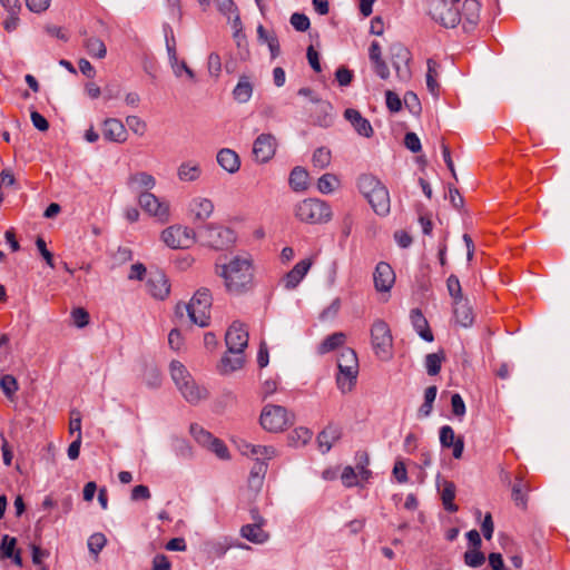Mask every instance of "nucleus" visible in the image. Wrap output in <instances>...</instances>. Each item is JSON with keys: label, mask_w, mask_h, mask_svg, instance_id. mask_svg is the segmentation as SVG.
<instances>
[{"label": "nucleus", "mask_w": 570, "mask_h": 570, "mask_svg": "<svg viewBox=\"0 0 570 570\" xmlns=\"http://www.w3.org/2000/svg\"><path fill=\"white\" fill-rule=\"evenodd\" d=\"M340 373L336 377L338 389L345 393L350 392L355 385L358 374V358L356 352L351 347H345L337 358Z\"/></svg>", "instance_id": "nucleus-5"}, {"label": "nucleus", "mask_w": 570, "mask_h": 570, "mask_svg": "<svg viewBox=\"0 0 570 570\" xmlns=\"http://www.w3.org/2000/svg\"><path fill=\"white\" fill-rule=\"evenodd\" d=\"M530 491L531 487L529 482L522 476V474H518L514 479L511 494L514 504L521 509H527L528 494Z\"/></svg>", "instance_id": "nucleus-25"}, {"label": "nucleus", "mask_w": 570, "mask_h": 570, "mask_svg": "<svg viewBox=\"0 0 570 570\" xmlns=\"http://www.w3.org/2000/svg\"><path fill=\"white\" fill-rule=\"evenodd\" d=\"M71 318L78 328H82L89 324V313L82 307H76L71 311Z\"/></svg>", "instance_id": "nucleus-51"}, {"label": "nucleus", "mask_w": 570, "mask_h": 570, "mask_svg": "<svg viewBox=\"0 0 570 570\" xmlns=\"http://www.w3.org/2000/svg\"><path fill=\"white\" fill-rule=\"evenodd\" d=\"M17 539L4 534L1 540L0 553L2 558L12 559L16 566H22V558L20 550L16 549Z\"/></svg>", "instance_id": "nucleus-30"}, {"label": "nucleus", "mask_w": 570, "mask_h": 570, "mask_svg": "<svg viewBox=\"0 0 570 570\" xmlns=\"http://www.w3.org/2000/svg\"><path fill=\"white\" fill-rule=\"evenodd\" d=\"M217 163L224 168L226 171L234 174L239 169L240 160L238 155L228 148H224L219 150L217 154Z\"/></svg>", "instance_id": "nucleus-31"}, {"label": "nucleus", "mask_w": 570, "mask_h": 570, "mask_svg": "<svg viewBox=\"0 0 570 570\" xmlns=\"http://www.w3.org/2000/svg\"><path fill=\"white\" fill-rule=\"evenodd\" d=\"M338 186V179L333 174H324L318 178L317 188L322 194H331Z\"/></svg>", "instance_id": "nucleus-45"}, {"label": "nucleus", "mask_w": 570, "mask_h": 570, "mask_svg": "<svg viewBox=\"0 0 570 570\" xmlns=\"http://www.w3.org/2000/svg\"><path fill=\"white\" fill-rule=\"evenodd\" d=\"M252 92L253 87L248 78L245 76L240 77L233 91L234 98L239 102H246L250 99Z\"/></svg>", "instance_id": "nucleus-40"}, {"label": "nucleus", "mask_w": 570, "mask_h": 570, "mask_svg": "<svg viewBox=\"0 0 570 570\" xmlns=\"http://www.w3.org/2000/svg\"><path fill=\"white\" fill-rule=\"evenodd\" d=\"M481 3L478 0H464L461 16L462 27L466 32L475 29L480 21Z\"/></svg>", "instance_id": "nucleus-17"}, {"label": "nucleus", "mask_w": 570, "mask_h": 570, "mask_svg": "<svg viewBox=\"0 0 570 570\" xmlns=\"http://www.w3.org/2000/svg\"><path fill=\"white\" fill-rule=\"evenodd\" d=\"M127 186L131 191L137 193L139 196L140 193H150V190L156 186V179L153 175L146 171H138L129 175Z\"/></svg>", "instance_id": "nucleus-20"}, {"label": "nucleus", "mask_w": 570, "mask_h": 570, "mask_svg": "<svg viewBox=\"0 0 570 570\" xmlns=\"http://www.w3.org/2000/svg\"><path fill=\"white\" fill-rule=\"evenodd\" d=\"M189 210L194 216V220L205 222L213 214L214 204L208 198L196 197L190 202Z\"/></svg>", "instance_id": "nucleus-26"}, {"label": "nucleus", "mask_w": 570, "mask_h": 570, "mask_svg": "<svg viewBox=\"0 0 570 570\" xmlns=\"http://www.w3.org/2000/svg\"><path fill=\"white\" fill-rule=\"evenodd\" d=\"M453 314L458 324L469 327L474 321V314L469 301L463 297L453 302Z\"/></svg>", "instance_id": "nucleus-24"}, {"label": "nucleus", "mask_w": 570, "mask_h": 570, "mask_svg": "<svg viewBox=\"0 0 570 570\" xmlns=\"http://www.w3.org/2000/svg\"><path fill=\"white\" fill-rule=\"evenodd\" d=\"M0 389L9 400H13L17 391L19 390L17 379L10 374L2 375L0 377Z\"/></svg>", "instance_id": "nucleus-44"}, {"label": "nucleus", "mask_w": 570, "mask_h": 570, "mask_svg": "<svg viewBox=\"0 0 570 570\" xmlns=\"http://www.w3.org/2000/svg\"><path fill=\"white\" fill-rule=\"evenodd\" d=\"M36 246H37L38 250L40 252L41 256L43 257V259L46 261V263L51 268H53L55 267L53 255L50 250H48L45 239L41 237H38L36 240Z\"/></svg>", "instance_id": "nucleus-58"}, {"label": "nucleus", "mask_w": 570, "mask_h": 570, "mask_svg": "<svg viewBox=\"0 0 570 570\" xmlns=\"http://www.w3.org/2000/svg\"><path fill=\"white\" fill-rule=\"evenodd\" d=\"M235 356L232 357L229 355H224L219 363V371L223 374H227L234 371H237L243 367L244 365V357L243 354H234Z\"/></svg>", "instance_id": "nucleus-38"}, {"label": "nucleus", "mask_w": 570, "mask_h": 570, "mask_svg": "<svg viewBox=\"0 0 570 570\" xmlns=\"http://www.w3.org/2000/svg\"><path fill=\"white\" fill-rule=\"evenodd\" d=\"M485 561V557L480 549H471L464 553V562L472 568L481 567Z\"/></svg>", "instance_id": "nucleus-49"}, {"label": "nucleus", "mask_w": 570, "mask_h": 570, "mask_svg": "<svg viewBox=\"0 0 570 570\" xmlns=\"http://www.w3.org/2000/svg\"><path fill=\"white\" fill-rule=\"evenodd\" d=\"M208 450L212 451L213 453H215L217 455V458H219L222 460L229 459V452H228L227 446L225 445V443L222 440H219L217 438L214 439V442L212 445H209Z\"/></svg>", "instance_id": "nucleus-55"}, {"label": "nucleus", "mask_w": 570, "mask_h": 570, "mask_svg": "<svg viewBox=\"0 0 570 570\" xmlns=\"http://www.w3.org/2000/svg\"><path fill=\"white\" fill-rule=\"evenodd\" d=\"M438 387L431 385L424 391V402L419 409V415L422 417L429 416L433 409V402L435 401Z\"/></svg>", "instance_id": "nucleus-43"}, {"label": "nucleus", "mask_w": 570, "mask_h": 570, "mask_svg": "<svg viewBox=\"0 0 570 570\" xmlns=\"http://www.w3.org/2000/svg\"><path fill=\"white\" fill-rule=\"evenodd\" d=\"M454 430L450 425H444L440 429V443L443 448H451L456 441Z\"/></svg>", "instance_id": "nucleus-53"}, {"label": "nucleus", "mask_w": 570, "mask_h": 570, "mask_svg": "<svg viewBox=\"0 0 570 570\" xmlns=\"http://www.w3.org/2000/svg\"><path fill=\"white\" fill-rule=\"evenodd\" d=\"M277 141L272 134H261L253 144V156L257 163L269 161L276 153Z\"/></svg>", "instance_id": "nucleus-15"}, {"label": "nucleus", "mask_w": 570, "mask_h": 570, "mask_svg": "<svg viewBox=\"0 0 570 570\" xmlns=\"http://www.w3.org/2000/svg\"><path fill=\"white\" fill-rule=\"evenodd\" d=\"M386 97V106L392 112H397L402 108V101L395 92L387 90L385 94Z\"/></svg>", "instance_id": "nucleus-61"}, {"label": "nucleus", "mask_w": 570, "mask_h": 570, "mask_svg": "<svg viewBox=\"0 0 570 570\" xmlns=\"http://www.w3.org/2000/svg\"><path fill=\"white\" fill-rule=\"evenodd\" d=\"M390 53L392 65L396 71L397 78L403 81H407L411 77L409 62L411 60V53L409 49L401 42H395L390 47Z\"/></svg>", "instance_id": "nucleus-13"}, {"label": "nucleus", "mask_w": 570, "mask_h": 570, "mask_svg": "<svg viewBox=\"0 0 570 570\" xmlns=\"http://www.w3.org/2000/svg\"><path fill=\"white\" fill-rule=\"evenodd\" d=\"M170 375L183 397L190 404H196L207 397L205 387L197 385L194 377L179 361L170 363Z\"/></svg>", "instance_id": "nucleus-3"}, {"label": "nucleus", "mask_w": 570, "mask_h": 570, "mask_svg": "<svg viewBox=\"0 0 570 570\" xmlns=\"http://www.w3.org/2000/svg\"><path fill=\"white\" fill-rule=\"evenodd\" d=\"M446 288L453 302L464 297L462 294L461 283L459 278L453 274L450 275L446 279Z\"/></svg>", "instance_id": "nucleus-50"}, {"label": "nucleus", "mask_w": 570, "mask_h": 570, "mask_svg": "<svg viewBox=\"0 0 570 570\" xmlns=\"http://www.w3.org/2000/svg\"><path fill=\"white\" fill-rule=\"evenodd\" d=\"M336 80L340 86H348L352 82L353 73L345 67H340L335 72Z\"/></svg>", "instance_id": "nucleus-62"}, {"label": "nucleus", "mask_w": 570, "mask_h": 570, "mask_svg": "<svg viewBox=\"0 0 570 570\" xmlns=\"http://www.w3.org/2000/svg\"><path fill=\"white\" fill-rule=\"evenodd\" d=\"M244 453L245 454L249 453V454L256 456V460H258V461H259V458H263L265 460H271L272 458H274L276 455V450L273 446H268V445L246 444Z\"/></svg>", "instance_id": "nucleus-42"}, {"label": "nucleus", "mask_w": 570, "mask_h": 570, "mask_svg": "<svg viewBox=\"0 0 570 570\" xmlns=\"http://www.w3.org/2000/svg\"><path fill=\"white\" fill-rule=\"evenodd\" d=\"M242 535L250 542L263 543L267 540V534L263 531L259 523L245 524L240 529Z\"/></svg>", "instance_id": "nucleus-35"}, {"label": "nucleus", "mask_w": 570, "mask_h": 570, "mask_svg": "<svg viewBox=\"0 0 570 570\" xmlns=\"http://www.w3.org/2000/svg\"><path fill=\"white\" fill-rule=\"evenodd\" d=\"M370 333L374 354L381 360L390 358L392 355L393 336L389 324L383 320H375Z\"/></svg>", "instance_id": "nucleus-8"}, {"label": "nucleus", "mask_w": 570, "mask_h": 570, "mask_svg": "<svg viewBox=\"0 0 570 570\" xmlns=\"http://www.w3.org/2000/svg\"><path fill=\"white\" fill-rule=\"evenodd\" d=\"M455 484L452 481H443L441 489V499L443 507L449 512H456L459 507L454 503Z\"/></svg>", "instance_id": "nucleus-34"}, {"label": "nucleus", "mask_w": 570, "mask_h": 570, "mask_svg": "<svg viewBox=\"0 0 570 570\" xmlns=\"http://www.w3.org/2000/svg\"><path fill=\"white\" fill-rule=\"evenodd\" d=\"M445 361V353L440 350L436 353H430L425 356V367L429 375H438L441 371L442 363Z\"/></svg>", "instance_id": "nucleus-37"}, {"label": "nucleus", "mask_w": 570, "mask_h": 570, "mask_svg": "<svg viewBox=\"0 0 570 570\" xmlns=\"http://www.w3.org/2000/svg\"><path fill=\"white\" fill-rule=\"evenodd\" d=\"M429 13L433 20L445 28H454L461 22L460 12L451 7L448 0H431Z\"/></svg>", "instance_id": "nucleus-11"}, {"label": "nucleus", "mask_w": 570, "mask_h": 570, "mask_svg": "<svg viewBox=\"0 0 570 570\" xmlns=\"http://www.w3.org/2000/svg\"><path fill=\"white\" fill-rule=\"evenodd\" d=\"M392 473L399 483H406L409 480L406 466L402 460L395 461Z\"/></svg>", "instance_id": "nucleus-56"}, {"label": "nucleus", "mask_w": 570, "mask_h": 570, "mask_svg": "<svg viewBox=\"0 0 570 570\" xmlns=\"http://www.w3.org/2000/svg\"><path fill=\"white\" fill-rule=\"evenodd\" d=\"M261 425L268 432H282L294 424V414L284 406L267 404L261 413Z\"/></svg>", "instance_id": "nucleus-7"}, {"label": "nucleus", "mask_w": 570, "mask_h": 570, "mask_svg": "<svg viewBox=\"0 0 570 570\" xmlns=\"http://www.w3.org/2000/svg\"><path fill=\"white\" fill-rule=\"evenodd\" d=\"M189 432L195 441L203 448L208 449L214 442L215 436L197 423L190 424Z\"/></svg>", "instance_id": "nucleus-36"}, {"label": "nucleus", "mask_w": 570, "mask_h": 570, "mask_svg": "<svg viewBox=\"0 0 570 570\" xmlns=\"http://www.w3.org/2000/svg\"><path fill=\"white\" fill-rule=\"evenodd\" d=\"M404 104L412 114H420L422 110L421 102L413 91H407L404 95Z\"/></svg>", "instance_id": "nucleus-54"}, {"label": "nucleus", "mask_w": 570, "mask_h": 570, "mask_svg": "<svg viewBox=\"0 0 570 570\" xmlns=\"http://www.w3.org/2000/svg\"><path fill=\"white\" fill-rule=\"evenodd\" d=\"M147 292L155 298L164 299L169 295L170 285L163 272L150 273L146 283Z\"/></svg>", "instance_id": "nucleus-16"}, {"label": "nucleus", "mask_w": 570, "mask_h": 570, "mask_svg": "<svg viewBox=\"0 0 570 570\" xmlns=\"http://www.w3.org/2000/svg\"><path fill=\"white\" fill-rule=\"evenodd\" d=\"M202 175V168L194 160L184 161L177 169V176L181 181H195Z\"/></svg>", "instance_id": "nucleus-32"}, {"label": "nucleus", "mask_w": 570, "mask_h": 570, "mask_svg": "<svg viewBox=\"0 0 570 570\" xmlns=\"http://www.w3.org/2000/svg\"><path fill=\"white\" fill-rule=\"evenodd\" d=\"M208 71L212 76L218 77L220 70H222V60L218 53L212 52L208 56Z\"/></svg>", "instance_id": "nucleus-59"}, {"label": "nucleus", "mask_w": 570, "mask_h": 570, "mask_svg": "<svg viewBox=\"0 0 570 570\" xmlns=\"http://www.w3.org/2000/svg\"><path fill=\"white\" fill-rule=\"evenodd\" d=\"M102 136L106 140L122 144L128 134L125 125L117 118H107L102 124Z\"/></svg>", "instance_id": "nucleus-18"}, {"label": "nucleus", "mask_w": 570, "mask_h": 570, "mask_svg": "<svg viewBox=\"0 0 570 570\" xmlns=\"http://www.w3.org/2000/svg\"><path fill=\"white\" fill-rule=\"evenodd\" d=\"M216 273L232 295H243L254 288L255 268L250 255H236L225 264H216Z\"/></svg>", "instance_id": "nucleus-1"}, {"label": "nucleus", "mask_w": 570, "mask_h": 570, "mask_svg": "<svg viewBox=\"0 0 570 570\" xmlns=\"http://www.w3.org/2000/svg\"><path fill=\"white\" fill-rule=\"evenodd\" d=\"M312 266L309 259L299 261L284 277V286L287 289H294L305 277Z\"/></svg>", "instance_id": "nucleus-22"}, {"label": "nucleus", "mask_w": 570, "mask_h": 570, "mask_svg": "<svg viewBox=\"0 0 570 570\" xmlns=\"http://www.w3.org/2000/svg\"><path fill=\"white\" fill-rule=\"evenodd\" d=\"M153 570H170V562L165 554H157L153 560Z\"/></svg>", "instance_id": "nucleus-64"}, {"label": "nucleus", "mask_w": 570, "mask_h": 570, "mask_svg": "<svg viewBox=\"0 0 570 570\" xmlns=\"http://www.w3.org/2000/svg\"><path fill=\"white\" fill-rule=\"evenodd\" d=\"M126 125L137 136H144L147 131V124L138 116H128Z\"/></svg>", "instance_id": "nucleus-48"}, {"label": "nucleus", "mask_w": 570, "mask_h": 570, "mask_svg": "<svg viewBox=\"0 0 570 570\" xmlns=\"http://www.w3.org/2000/svg\"><path fill=\"white\" fill-rule=\"evenodd\" d=\"M312 163L314 167L318 169L326 168L331 163V151L325 147L317 148L312 157Z\"/></svg>", "instance_id": "nucleus-46"}, {"label": "nucleus", "mask_w": 570, "mask_h": 570, "mask_svg": "<svg viewBox=\"0 0 570 570\" xmlns=\"http://www.w3.org/2000/svg\"><path fill=\"white\" fill-rule=\"evenodd\" d=\"M212 303L213 297L209 289L199 288L194 294L190 302L184 305L183 308L186 309L194 324L206 327L209 325Z\"/></svg>", "instance_id": "nucleus-6"}, {"label": "nucleus", "mask_w": 570, "mask_h": 570, "mask_svg": "<svg viewBox=\"0 0 570 570\" xmlns=\"http://www.w3.org/2000/svg\"><path fill=\"white\" fill-rule=\"evenodd\" d=\"M291 188L294 191H304L308 187V173L303 167H295L292 169L288 178Z\"/></svg>", "instance_id": "nucleus-33"}, {"label": "nucleus", "mask_w": 570, "mask_h": 570, "mask_svg": "<svg viewBox=\"0 0 570 570\" xmlns=\"http://www.w3.org/2000/svg\"><path fill=\"white\" fill-rule=\"evenodd\" d=\"M345 342V334L336 332L328 335L320 345V353L325 354L343 345Z\"/></svg>", "instance_id": "nucleus-41"}, {"label": "nucleus", "mask_w": 570, "mask_h": 570, "mask_svg": "<svg viewBox=\"0 0 570 570\" xmlns=\"http://www.w3.org/2000/svg\"><path fill=\"white\" fill-rule=\"evenodd\" d=\"M411 323L421 338L426 342L434 340L433 333L429 326L428 320L420 308H414L410 314Z\"/></svg>", "instance_id": "nucleus-27"}, {"label": "nucleus", "mask_w": 570, "mask_h": 570, "mask_svg": "<svg viewBox=\"0 0 570 570\" xmlns=\"http://www.w3.org/2000/svg\"><path fill=\"white\" fill-rule=\"evenodd\" d=\"M426 65H428L426 87L433 96H438L439 88H440L439 82L436 80L438 75H439L438 73L439 63L433 59H429Z\"/></svg>", "instance_id": "nucleus-39"}, {"label": "nucleus", "mask_w": 570, "mask_h": 570, "mask_svg": "<svg viewBox=\"0 0 570 570\" xmlns=\"http://www.w3.org/2000/svg\"><path fill=\"white\" fill-rule=\"evenodd\" d=\"M85 39L82 41V46L86 49L87 53L95 59H104L107 55V48L105 42L95 36H88L86 31H83Z\"/></svg>", "instance_id": "nucleus-28"}, {"label": "nucleus", "mask_w": 570, "mask_h": 570, "mask_svg": "<svg viewBox=\"0 0 570 570\" xmlns=\"http://www.w3.org/2000/svg\"><path fill=\"white\" fill-rule=\"evenodd\" d=\"M451 407L452 413L458 417H462L465 414V404L462 396L459 393H454L452 395Z\"/></svg>", "instance_id": "nucleus-57"}, {"label": "nucleus", "mask_w": 570, "mask_h": 570, "mask_svg": "<svg viewBox=\"0 0 570 570\" xmlns=\"http://www.w3.org/2000/svg\"><path fill=\"white\" fill-rule=\"evenodd\" d=\"M163 242L170 248H189L196 242V234L193 228L181 225H173L161 233Z\"/></svg>", "instance_id": "nucleus-10"}, {"label": "nucleus", "mask_w": 570, "mask_h": 570, "mask_svg": "<svg viewBox=\"0 0 570 570\" xmlns=\"http://www.w3.org/2000/svg\"><path fill=\"white\" fill-rule=\"evenodd\" d=\"M341 438V429L337 425L328 424L317 436L321 451L326 453L331 450L333 443Z\"/></svg>", "instance_id": "nucleus-29"}, {"label": "nucleus", "mask_w": 570, "mask_h": 570, "mask_svg": "<svg viewBox=\"0 0 570 570\" xmlns=\"http://www.w3.org/2000/svg\"><path fill=\"white\" fill-rule=\"evenodd\" d=\"M344 117L351 122L358 135L367 138L373 135L371 122L358 110L348 108L344 111Z\"/></svg>", "instance_id": "nucleus-23"}, {"label": "nucleus", "mask_w": 570, "mask_h": 570, "mask_svg": "<svg viewBox=\"0 0 570 570\" xmlns=\"http://www.w3.org/2000/svg\"><path fill=\"white\" fill-rule=\"evenodd\" d=\"M357 187L377 215L385 216L390 213V194L380 179L371 174H363L357 179Z\"/></svg>", "instance_id": "nucleus-2"}, {"label": "nucleus", "mask_w": 570, "mask_h": 570, "mask_svg": "<svg viewBox=\"0 0 570 570\" xmlns=\"http://www.w3.org/2000/svg\"><path fill=\"white\" fill-rule=\"evenodd\" d=\"M215 2L218 11L230 22L234 36L237 37L243 29L237 6L233 0H215Z\"/></svg>", "instance_id": "nucleus-21"}, {"label": "nucleus", "mask_w": 570, "mask_h": 570, "mask_svg": "<svg viewBox=\"0 0 570 570\" xmlns=\"http://www.w3.org/2000/svg\"><path fill=\"white\" fill-rule=\"evenodd\" d=\"M373 277L375 288L379 292H389L395 282V274L392 267L385 262H380L376 265Z\"/></svg>", "instance_id": "nucleus-19"}, {"label": "nucleus", "mask_w": 570, "mask_h": 570, "mask_svg": "<svg viewBox=\"0 0 570 570\" xmlns=\"http://www.w3.org/2000/svg\"><path fill=\"white\" fill-rule=\"evenodd\" d=\"M200 242L214 249H224L232 245L236 237L235 233L227 227L208 225L199 232Z\"/></svg>", "instance_id": "nucleus-9"}, {"label": "nucleus", "mask_w": 570, "mask_h": 570, "mask_svg": "<svg viewBox=\"0 0 570 570\" xmlns=\"http://www.w3.org/2000/svg\"><path fill=\"white\" fill-rule=\"evenodd\" d=\"M51 0H26L27 8L36 13L46 11L50 6Z\"/></svg>", "instance_id": "nucleus-63"}, {"label": "nucleus", "mask_w": 570, "mask_h": 570, "mask_svg": "<svg viewBox=\"0 0 570 570\" xmlns=\"http://www.w3.org/2000/svg\"><path fill=\"white\" fill-rule=\"evenodd\" d=\"M294 216L302 223L318 225L332 219L333 212L330 204L318 198H306L294 207Z\"/></svg>", "instance_id": "nucleus-4"}, {"label": "nucleus", "mask_w": 570, "mask_h": 570, "mask_svg": "<svg viewBox=\"0 0 570 570\" xmlns=\"http://www.w3.org/2000/svg\"><path fill=\"white\" fill-rule=\"evenodd\" d=\"M405 147L412 153H419L422 148L420 138L415 132H406L404 137Z\"/></svg>", "instance_id": "nucleus-60"}, {"label": "nucleus", "mask_w": 570, "mask_h": 570, "mask_svg": "<svg viewBox=\"0 0 570 570\" xmlns=\"http://www.w3.org/2000/svg\"><path fill=\"white\" fill-rule=\"evenodd\" d=\"M107 543V539L104 533L97 532L89 537L88 539V549L96 557L104 549Z\"/></svg>", "instance_id": "nucleus-47"}, {"label": "nucleus", "mask_w": 570, "mask_h": 570, "mask_svg": "<svg viewBox=\"0 0 570 570\" xmlns=\"http://www.w3.org/2000/svg\"><path fill=\"white\" fill-rule=\"evenodd\" d=\"M225 343L229 354H243L248 345V332L239 321L233 322L225 334Z\"/></svg>", "instance_id": "nucleus-12"}, {"label": "nucleus", "mask_w": 570, "mask_h": 570, "mask_svg": "<svg viewBox=\"0 0 570 570\" xmlns=\"http://www.w3.org/2000/svg\"><path fill=\"white\" fill-rule=\"evenodd\" d=\"M289 21H291V24L293 26V28L301 32L306 31L311 26L308 17L306 14L299 13V12L293 13L291 16Z\"/></svg>", "instance_id": "nucleus-52"}, {"label": "nucleus", "mask_w": 570, "mask_h": 570, "mask_svg": "<svg viewBox=\"0 0 570 570\" xmlns=\"http://www.w3.org/2000/svg\"><path fill=\"white\" fill-rule=\"evenodd\" d=\"M138 203L147 214L156 217L159 222L165 223L169 219V205L166 202H160L154 194L140 193Z\"/></svg>", "instance_id": "nucleus-14"}]
</instances>
